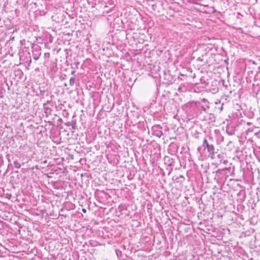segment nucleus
<instances>
[{"label": "nucleus", "mask_w": 260, "mask_h": 260, "mask_svg": "<svg viewBox=\"0 0 260 260\" xmlns=\"http://www.w3.org/2000/svg\"><path fill=\"white\" fill-rule=\"evenodd\" d=\"M203 146L206 147L207 148L208 152L210 155H211L212 158L215 157L214 146L212 144L209 143L206 138L204 139L203 142Z\"/></svg>", "instance_id": "1"}, {"label": "nucleus", "mask_w": 260, "mask_h": 260, "mask_svg": "<svg viewBox=\"0 0 260 260\" xmlns=\"http://www.w3.org/2000/svg\"><path fill=\"white\" fill-rule=\"evenodd\" d=\"M164 163L168 167H171L173 165L174 160L169 156H165L164 158Z\"/></svg>", "instance_id": "2"}, {"label": "nucleus", "mask_w": 260, "mask_h": 260, "mask_svg": "<svg viewBox=\"0 0 260 260\" xmlns=\"http://www.w3.org/2000/svg\"><path fill=\"white\" fill-rule=\"evenodd\" d=\"M207 116H204L203 120L205 121H208L209 122H213L215 121V117L214 114L210 113Z\"/></svg>", "instance_id": "3"}, {"label": "nucleus", "mask_w": 260, "mask_h": 260, "mask_svg": "<svg viewBox=\"0 0 260 260\" xmlns=\"http://www.w3.org/2000/svg\"><path fill=\"white\" fill-rule=\"evenodd\" d=\"M198 108L202 111H204L205 112H207V110L209 108V106L208 104H205V105H202L200 104L199 105Z\"/></svg>", "instance_id": "4"}, {"label": "nucleus", "mask_w": 260, "mask_h": 260, "mask_svg": "<svg viewBox=\"0 0 260 260\" xmlns=\"http://www.w3.org/2000/svg\"><path fill=\"white\" fill-rule=\"evenodd\" d=\"M43 108L44 109L45 113L46 114V116H47L48 115L51 114L52 110H51V108H50L49 107H48L46 106V104H43Z\"/></svg>", "instance_id": "5"}, {"label": "nucleus", "mask_w": 260, "mask_h": 260, "mask_svg": "<svg viewBox=\"0 0 260 260\" xmlns=\"http://www.w3.org/2000/svg\"><path fill=\"white\" fill-rule=\"evenodd\" d=\"M175 180L177 182L180 183L181 184L184 182L185 178L183 176L180 175L178 177H177Z\"/></svg>", "instance_id": "6"}, {"label": "nucleus", "mask_w": 260, "mask_h": 260, "mask_svg": "<svg viewBox=\"0 0 260 260\" xmlns=\"http://www.w3.org/2000/svg\"><path fill=\"white\" fill-rule=\"evenodd\" d=\"M75 82V78L74 77H71L70 79V85L71 86H73Z\"/></svg>", "instance_id": "7"}, {"label": "nucleus", "mask_w": 260, "mask_h": 260, "mask_svg": "<svg viewBox=\"0 0 260 260\" xmlns=\"http://www.w3.org/2000/svg\"><path fill=\"white\" fill-rule=\"evenodd\" d=\"M80 64V62L78 61L75 62L72 65V68L76 69L78 68V66Z\"/></svg>", "instance_id": "8"}, {"label": "nucleus", "mask_w": 260, "mask_h": 260, "mask_svg": "<svg viewBox=\"0 0 260 260\" xmlns=\"http://www.w3.org/2000/svg\"><path fill=\"white\" fill-rule=\"evenodd\" d=\"M40 54H41V53L39 55H38V54H37L36 53H32V57H33V58L34 59L37 60L39 58V56H40Z\"/></svg>", "instance_id": "9"}, {"label": "nucleus", "mask_w": 260, "mask_h": 260, "mask_svg": "<svg viewBox=\"0 0 260 260\" xmlns=\"http://www.w3.org/2000/svg\"><path fill=\"white\" fill-rule=\"evenodd\" d=\"M178 90L180 92H183L185 90V87L184 86H180L178 88Z\"/></svg>", "instance_id": "10"}, {"label": "nucleus", "mask_w": 260, "mask_h": 260, "mask_svg": "<svg viewBox=\"0 0 260 260\" xmlns=\"http://www.w3.org/2000/svg\"><path fill=\"white\" fill-rule=\"evenodd\" d=\"M14 165L15 167L17 168V169L20 168V167H21V165L19 162L16 161H15L14 162Z\"/></svg>", "instance_id": "11"}, {"label": "nucleus", "mask_w": 260, "mask_h": 260, "mask_svg": "<svg viewBox=\"0 0 260 260\" xmlns=\"http://www.w3.org/2000/svg\"><path fill=\"white\" fill-rule=\"evenodd\" d=\"M72 128V129H75L76 128V122H72L71 123Z\"/></svg>", "instance_id": "12"}, {"label": "nucleus", "mask_w": 260, "mask_h": 260, "mask_svg": "<svg viewBox=\"0 0 260 260\" xmlns=\"http://www.w3.org/2000/svg\"><path fill=\"white\" fill-rule=\"evenodd\" d=\"M71 123H72V122H68L66 123L65 124L67 126H70V125H71Z\"/></svg>", "instance_id": "13"}, {"label": "nucleus", "mask_w": 260, "mask_h": 260, "mask_svg": "<svg viewBox=\"0 0 260 260\" xmlns=\"http://www.w3.org/2000/svg\"><path fill=\"white\" fill-rule=\"evenodd\" d=\"M197 60L198 61H203V59L201 57H198Z\"/></svg>", "instance_id": "14"}, {"label": "nucleus", "mask_w": 260, "mask_h": 260, "mask_svg": "<svg viewBox=\"0 0 260 260\" xmlns=\"http://www.w3.org/2000/svg\"><path fill=\"white\" fill-rule=\"evenodd\" d=\"M75 71H72L71 72V74L73 75H75Z\"/></svg>", "instance_id": "15"}, {"label": "nucleus", "mask_w": 260, "mask_h": 260, "mask_svg": "<svg viewBox=\"0 0 260 260\" xmlns=\"http://www.w3.org/2000/svg\"><path fill=\"white\" fill-rule=\"evenodd\" d=\"M220 172H221V170L219 169L216 171V173H219Z\"/></svg>", "instance_id": "16"}, {"label": "nucleus", "mask_w": 260, "mask_h": 260, "mask_svg": "<svg viewBox=\"0 0 260 260\" xmlns=\"http://www.w3.org/2000/svg\"><path fill=\"white\" fill-rule=\"evenodd\" d=\"M172 170H173V169H172V168H171V169H170V170L169 171V173H168V174H170V173H171V172L172 171Z\"/></svg>", "instance_id": "17"}, {"label": "nucleus", "mask_w": 260, "mask_h": 260, "mask_svg": "<svg viewBox=\"0 0 260 260\" xmlns=\"http://www.w3.org/2000/svg\"><path fill=\"white\" fill-rule=\"evenodd\" d=\"M49 103H50V101H47L46 102V103H45V104H46V105H47V104H48Z\"/></svg>", "instance_id": "18"}, {"label": "nucleus", "mask_w": 260, "mask_h": 260, "mask_svg": "<svg viewBox=\"0 0 260 260\" xmlns=\"http://www.w3.org/2000/svg\"><path fill=\"white\" fill-rule=\"evenodd\" d=\"M31 58H30V60H29V61L28 65H29V64H30V63H31Z\"/></svg>", "instance_id": "19"}, {"label": "nucleus", "mask_w": 260, "mask_h": 260, "mask_svg": "<svg viewBox=\"0 0 260 260\" xmlns=\"http://www.w3.org/2000/svg\"><path fill=\"white\" fill-rule=\"evenodd\" d=\"M82 211L83 212L85 213L86 212V210L85 209H82Z\"/></svg>", "instance_id": "20"}, {"label": "nucleus", "mask_w": 260, "mask_h": 260, "mask_svg": "<svg viewBox=\"0 0 260 260\" xmlns=\"http://www.w3.org/2000/svg\"><path fill=\"white\" fill-rule=\"evenodd\" d=\"M203 101H204V102H206V100H205V99H203Z\"/></svg>", "instance_id": "21"}, {"label": "nucleus", "mask_w": 260, "mask_h": 260, "mask_svg": "<svg viewBox=\"0 0 260 260\" xmlns=\"http://www.w3.org/2000/svg\"><path fill=\"white\" fill-rule=\"evenodd\" d=\"M58 121H62V119H58Z\"/></svg>", "instance_id": "22"}, {"label": "nucleus", "mask_w": 260, "mask_h": 260, "mask_svg": "<svg viewBox=\"0 0 260 260\" xmlns=\"http://www.w3.org/2000/svg\"><path fill=\"white\" fill-rule=\"evenodd\" d=\"M64 86H67V84L66 83L64 84Z\"/></svg>", "instance_id": "23"}]
</instances>
